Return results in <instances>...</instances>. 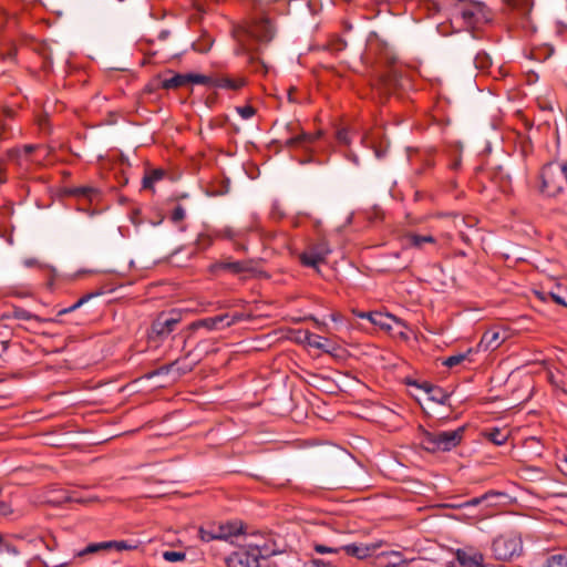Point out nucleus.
Listing matches in <instances>:
<instances>
[{"instance_id": "a211bd4d", "label": "nucleus", "mask_w": 567, "mask_h": 567, "mask_svg": "<svg viewBox=\"0 0 567 567\" xmlns=\"http://www.w3.org/2000/svg\"><path fill=\"white\" fill-rule=\"evenodd\" d=\"M402 241L405 248L422 249L424 244L436 245L437 239L432 235H420L410 231L403 236Z\"/></svg>"}, {"instance_id": "79ce46f5", "label": "nucleus", "mask_w": 567, "mask_h": 567, "mask_svg": "<svg viewBox=\"0 0 567 567\" xmlns=\"http://www.w3.org/2000/svg\"><path fill=\"white\" fill-rule=\"evenodd\" d=\"M163 558L167 561H182L186 558V554L183 551L166 550L163 553Z\"/></svg>"}, {"instance_id": "ea45409f", "label": "nucleus", "mask_w": 567, "mask_h": 567, "mask_svg": "<svg viewBox=\"0 0 567 567\" xmlns=\"http://www.w3.org/2000/svg\"><path fill=\"white\" fill-rule=\"evenodd\" d=\"M213 39L210 37L204 38L197 42L193 43V49L199 53H206L210 50L213 45Z\"/></svg>"}, {"instance_id": "4be33fe9", "label": "nucleus", "mask_w": 567, "mask_h": 567, "mask_svg": "<svg viewBox=\"0 0 567 567\" xmlns=\"http://www.w3.org/2000/svg\"><path fill=\"white\" fill-rule=\"evenodd\" d=\"M298 340L301 342H306L308 346L312 348L329 352L326 344L328 342V339L322 338L316 333H312L309 330H299Z\"/></svg>"}, {"instance_id": "cd10ccee", "label": "nucleus", "mask_w": 567, "mask_h": 567, "mask_svg": "<svg viewBox=\"0 0 567 567\" xmlns=\"http://www.w3.org/2000/svg\"><path fill=\"white\" fill-rule=\"evenodd\" d=\"M100 295H101V292H90V293H86V295L82 296L73 305H71L70 307L60 309L58 311L56 316L60 317V316H63V315H66V313H71V312L78 310L79 308H81L83 305H85L92 298L97 297Z\"/></svg>"}, {"instance_id": "0e129e2a", "label": "nucleus", "mask_w": 567, "mask_h": 567, "mask_svg": "<svg viewBox=\"0 0 567 567\" xmlns=\"http://www.w3.org/2000/svg\"><path fill=\"white\" fill-rule=\"evenodd\" d=\"M353 313H354L357 317H359V318L368 319V320H369L368 315H370V312H363V311H359V310H353Z\"/></svg>"}, {"instance_id": "c9c22d12", "label": "nucleus", "mask_w": 567, "mask_h": 567, "mask_svg": "<svg viewBox=\"0 0 567 567\" xmlns=\"http://www.w3.org/2000/svg\"><path fill=\"white\" fill-rule=\"evenodd\" d=\"M471 352H472V350L468 349L466 353H457V354L450 355L446 359H444L443 365H445L447 368L456 367V365L461 364L466 359L467 354Z\"/></svg>"}, {"instance_id": "ddd939ff", "label": "nucleus", "mask_w": 567, "mask_h": 567, "mask_svg": "<svg viewBox=\"0 0 567 567\" xmlns=\"http://www.w3.org/2000/svg\"><path fill=\"white\" fill-rule=\"evenodd\" d=\"M260 559L245 546L239 547L226 558L227 567H260Z\"/></svg>"}, {"instance_id": "0eeeda50", "label": "nucleus", "mask_w": 567, "mask_h": 567, "mask_svg": "<svg viewBox=\"0 0 567 567\" xmlns=\"http://www.w3.org/2000/svg\"><path fill=\"white\" fill-rule=\"evenodd\" d=\"M240 533V527L236 523L209 522L202 525L198 529V536L203 542L226 540Z\"/></svg>"}, {"instance_id": "c03bdc74", "label": "nucleus", "mask_w": 567, "mask_h": 567, "mask_svg": "<svg viewBox=\"0 0 567 567\" xmlns=\"http://www.w3.org/2000/svg\"><path fill=\"white\" fill-rule=\"evenodd\" d=\"M426 559L425 558H413V559H403L401 561V567H425Z\"/></svg>"}, {"instance_id": "c756f323", "label": "nucleus", "mask_w": 567, "mask_h": 567, "mask_svg": "<svg viewBox=\"0 0 567 567\" xmlns=\"http://www.w3.org/2000/svg\"><path fill=\"white\" fill-rule=\"evenodd\" d=\"M110 549V544L107 542H101V543H91L85 548L78 550L74 554V557H84L86 555L96 554L101 550Z\"/></svg>"}, {"instance_id": "393cba45", "label": "nucleus", "mask_w": 567, "mask_h": 567, "mask_svg": "<svg viewBox=\"0 0 567 567\" xmlns=\"http://www.w3.org/2000/svg\"><path fill=\"white\" fill-rule=\"evenodd\" d=\"M247 63L251 70V72L267 74L268 66L266 63L259 58L257 53L248 52Z\"/></svg>"}, {"instance_id": "5701e85b", "label": "nucleus", "mask_w": 567, "mask_h": 567, "mask_svg": "<svg viewBox=\"0 0 567 567\" xmlns=\"http://www.w3.org/2000/svg\"><path fill=\"white\" fill-rule=\"evenodd\" d=\"M17 54H18V48H17L16 43L11 40L4 42L0 47V58L3 62L16 64L17 63Z\"/></svg>"}, {"instance_id": "603ef678", "label": "nucleus", "mask_w": 567, "mask_h": 567, "mask_svg": "<svg viewBox=\"0 0 567 567\" xmlns=\"http://www.w3.org/2000/svg\"><path fill=\"white\" fill-rule=\"evenodd\" d=\"M337 140L340 144L349 145L350 144V137L349 132L347 128L338 130L337 132Z\"/></svg>"}, {"instance_id": "69168bd1", "label": "nucleus", "mask_w": 567, "mask_h": 567, "mask_svg": "<svg viewBox=\"0 0 567 567\" xmlns=\"http://www.w3.org/2000/svg\"><path fill=\"white\" fill-rule=\"evenodd\" d=\"M9 513V507L6 503H0V515H7Z\"/></svg>"}, {"instance_id": "6e6d98bb", "label": "nucleus", "mask_w": 567, "mask_h": 567, "mask_svg": "<svg viewBox=\"0 0 567 567\" xmlns=\"http://www.w3.org/2000/svg\"><path fill=\"white\" fill-rule=\"evenodd\" d=\"M557 467L564 475L567 476V452L558 457Z\"/></svg>"}, {"instance_id": "412c9836", "label": "nucleus", "mask_w": 567, "mask_h": 567, "mask_svg": "<svg viewBox=\"0 0 567 567\" xmlns=\"http://www.w3.org/2000/svg\"><path fill=\"white\" fill-rule=\"evenodd\" d=\"M456 559L461 567H483L484 563V557L481 553L470 554L462 549L456 551Z\"/></svg>"}, {"instance_id": "6ab92c4d", "label": "nucleus", "mask_w": 567, "mask_h": 567, "mask_svg": "<svg viewBox=\"0 0 567 567\" xmlns=\"http://www.w3.org/2000/svg\"><path fill=\"white\" fill-rule=\"evenodd\" d=\"M224 315H218V316H215V317H208V318H204V319H199V320H196L194 322H192L189 324V330H197L199 328H205L207 330H220V329H225V323H224Z\"/></svg>"}, {"instance_id": "58836bf2", "label": "nucleus", "mask_w": 567, "mask_h": 567, "mask_svg": "<svg viewBox=\"0 0 567 567\" xmlns=\"http://www.w3.org/2000/svg\"><path fill=\"white\" fill-rule=\"evenodd\" d=\"M178 363H179V360H175L168 364H164V365L159 367L158 369L147 373L145 377L147 379H152L155 375L167 374L172 369H174L176 365H178Z\"/></svg>"}, {"instance_id": "3c124183", "label": "nucleus", "mask_w": 567, "mask_h": 567, "mask_svg": "<svg viewBox=\"0 0 567 567\" xmlns=\"http://www.w3.org/2000/svg\"><path fill=\"white\" fill-rule=\"evenodd\" d=\"M213 244V239L212 237L207 236V235H199L197 240H196V245L198 246L199 249H207L208 247H210Z\"/></svg>"}, {"instance_id": "864d4df0", "label": "nucleus", "mask_w": 567, "mask_h": 567, "mask_svg": "<svg viewBox=\"0 0 567 567\" xmlns=\"http://www.w3.org/2000/svg\"><path fill=\"white\" fill-rule=\"evenodd\" d=\"M408 384L414 385V386L423 390L427 395L430 394V389H433V386H434V384H432L427 381H423V382L412 381V382H408Z\"/></svg>"}, {"instance_id": "39448f33", "label": "nucleus", "mask_w": 567, "mask_h": 567, "mask_svg": "<svg viewBox=\"0 0 567 567\" xmlns=\"http://www.w3.org/2000/svg\"><path fill=\"white\" fill-rule=\"evenodd\" d=\"M398 61V55L386 45L378 54V62L388 68L386 71L381 72L378 76V83L385 92H391L399 84L400 72L396 68Z\"/></svg>"}, {"instance_id": "f03ea898", "label": "nucleus", "mask_w": 567, "mask_h": 567, "mask_svg": "<svg viewBox=\"0 0 567 567\" xmlns=\"http://www.w3.org/2000/svg\"><path fill=\"white\" fill-rule=\"evenodd\" d=\"M465 431L466 425L458 426L457 429L451 431H429L420 426V444L426 452L430 453L450 452L462 443Z\"/></svg>"}, {"instance_id": "20e7f679", "label": "nucleus", "mask_w": 567, "mask_h": 567, "mask_svg": "<svg viewBox=\"0 0 567 567\" xmlns=\"http://www.w3.org/2000/svg\"><path fill=\"white\" fill-rule=\"evenodd\" d=\"M540 192L548 197L567 193V162H549L540 172Z\"/></svg>"}, {"instance_id": "7ed1b4c3", "label": "nucleus", "mask_w": 567, "mask_h": 567, "mask_svg": "<svg viewBox=\"0 0 567 567\" xmlns=\"http://www.w3.org/2000/svg\"><path fill=\"white\" fill-rule=\"evenodd\" d=\"M235 34L240 42H244L245 38H250L267 44L275 39L277 25L275 20L266 14L255 16L237 25Z\"/></svg>"}, {"instance_id": "bf43d9fd", "label": "nucleus", "mask_w": 567, "mask_h": 567, "mask_svg": "<svg viewBox=\"0 0 567 567\" xmlns=\"http://www.w3.org/2000/svg\"><path fill=\"white\" fill-rule=\"evenodd\" d=\"M175 368H176V370L178 371V375L186 374V373H188V372H190V371L193 370V365H183V367H179V364H178V365H176Z\"/></svg>"}, {"instance_id": "774afa93", "label": "nucleus", "mask_w": 567, "mask_h": 567, "mask_svg": "<svg viewBox=\"0 0 567 567\" xmlns=\"http://www.w3.org/2000/svg\"><path fill=\"white\" fill-rule=\"evenodd\" d=\"M460 166H461V159H460V158L455 159V161L451 164V168H452V169H454V171L458 169V168H460Z\"/></svg>"}, {"instance_id": "49530a36", "label": "nucleus", "mask_w": 567, "mask_h": 567, "mask_svg": "<svg viewBox=\"0 0 567 567\" xmlns=\"http://www.w3.org/2000/svg\"><path fill=\"white\" fill-rule=\"evenodd\" d=\"M313 549L318 554H338L341 547H329L322 544H315Z\"/></svg>"}, {"instance_id": "a878e982", "label": "nucleus", "mask_w": 567, "mask_h": 567, "mask_svg": "<svg viewBox=\"0 0 567 567\" xmlns=\"http://www.w3.org/2000/svg\"><path fill=\"white\" fill-rule=\"evenodd\" d=\"M165 175V171L161 168L146 173L143 177L142 185L144 189H153L156 182L161 181Z\"/></svg>"}, {"instance_id": "f3484780", "label": "nucleus", "mask_w": 567, "mask_h": 567, "mask_svg": "<svg viewBox=\"0 0 567 567\" xmlns=\"http://www.w3.org/2000/svg\"><path fill=\"white\" fill-rule=\"evenodd\" d=\"M207 79H208V81L206 83H202V85L237 91L246 84V81L241 78L240 79H231L228 76H208L207 75Z\"/></svg>"}, {"instance_id": "423d86ee", "label": "nucleus", "mask_w": 567, "mask_h": 567, "mask_svg": "<svg viewBox=\"0 0 567 567\" xmlns=\"http://www.w3.org/2000/svg\"><path fill=\"white\" fill-rule=\"evenodd\" d=\"M523 551L522 538L516 534H504L492 543V553L497 560H511Z\"/></svg>"}, {"instance_id": "4c0bfd02", "label": "nucleus", "mask_w": 567, "mask_h": 567, "mask_svg": "<svg viewBox=\"0 0 567 567\" xmlns=\"http://www.w3.org/2000/svg\"><path fill=\"white\" fill-rule=\"evenodd\" d=\"M0 554L18 556L20 551L14 545L9 543L2 535H0Z\"/></svg>"}, {"instance_id": "dca6fc26", "label": "nucleus", "mask_w": 567, "mask_h": 567, "mask_svg": "<svg viewBox=\"0 0 567 567\" xmlns=\"http://www.w3.org/2000/svg\"><path fill=\"white\" fill-rule=\"evenodd\" d=\"M369 321L385 331H391L394 324L404 326L403 322L390 313L370 311Z\"/></svg>"}, {"instance_id": "4d7b16f0", "label": "nucleus", "mask_w": 567, "mask_h": 567, "mask_svg": "<svg viewBox=\"0 0 567 567\" xmlns=\"http://www.w3.org/2000/svg\"><path fill=\"white\" fill-rule=\"evenodd\" d=\"M161 81H162L161 76L154 79L151 83H148L146 85V87H145L146 91L152 93V92H154V91H156L158 89H162L161 86L157 85V83L161 82Z\"/></svg>"}, {"instance_id": "8fccbe9b", "label": "nucleus", "mask_w": 567, "mask_h": 567, "mask_svg": "<svg viewBox=\"0 0 567 567\" xmlns=\"http://www.w3.org/2000/svg\"><path fill=\"white\" fill-rule=\"evenodd\" d=\"M16 114V111L10 107H3L2 109V116L0 118V125L2 128V133L7 130L6 118H12Z\"/></svg>"}, {"instance_id": "2f4dec72", "label": "nucleus", "mask_w": 567, "mask_h": 567, "mask_svg": "<svg viewBox=\"0 0 567 567\" xmlns=\"http://www.w3.org/2000/svg\"><path fill=\"white\" fill-rule=\"evenodd\" d=\"M94 192V188L87 186L66 187L64 189L65 195L82 198H90Z\"/></svg>"}, {"instance_id": "4468645a", "label": "nucleus", "mask_w": 567, "mask_h": 567, "mask_svg": "<svg viewBox=\"0 0 567 567\" xmlns=\"http://www.w3.org/2000/svg\"><path fill=\"white\" fill-rule=\"evenodd\" d=\"M381 546L382 542H373L370 544L352 543L341 546V550L350 557L363 560L371 557L379 548H381Z\"/></svg>"}, {"instance_id": "e433bc0d", "label": "nucleus", "mask_w": 567, "mask_h": 567, "mask_svg": "<svg viewBox=\"0 0 567 567\" xmlns=\"http://www.w3.org/2000/svg\"><path fill=\"white\" fill-rule=\"evenodd\" d=\"M107 544H110V549L115 548L117 550H132L137 548V543L130 540H109Z\"/></svg>"}, {"instance_id": "e2e57ef3", "label": "nucleus", "mask_w": 567, "mask_h": 567, "mask_svg": "<svg viewBox=\"0 0 567 567\" xmlns=\"http://www.w3.org/2000/svg\"><path fill=\"white\" fill-rule=\"evenodd\" d=\"M561 300H564L561 306L567 308V287H561Z\"/></svg>"}, {"instance_id": "473e14b6", "label": "nucleus", "mask_w": 567, "mask_h": 567, "mask_svg": "<svg viewBox=\"0 0 567 567\" xmlns=\"http://www.w3.org/2000/svg\"><path fill=\"white\" fill-rule=\"evenodd\" d=\"M474 64L476 69L485 71L492 65V59L486 52L477 51L474 56Z\"/></svg>"}, {"instance_id": "aec40b11", "label": "nucleus", "mask_w": 567, "mask_h": 567, "mask_svg": "<svg viewBox=\"0 0 567 567\" xmlns=\"http://www.w3.org/2000/svg\"><path fill=\"white\" fill-rule=\"evenodd\" d=\"M10 319H17V320H35L38 322L44 321L39 316L31 313L30 311L20 308V307H13L12 309L3 312L0 316V322H4Z\"/></svg>"}, {"instance_id": "b1692460", "label": "nucleus", "mask_w": 567, "mask_h": 567, "mask_svg": "<svg viewBox=\"0 0 567 567\" xmlns=\"http://www.w3.org/2000/svg\"><path fill=\"white\" fill-rule=\"evenodd\" d=\"M315 140L316 137L311 134L301 132L300 134L287 138L285 144L287 147L306 146L311 144Z\"/></svg>"}, {"instance_id": "a19ab883", "label": "nucleus", "mask_w": 567, "mask_h": 567, "mask_svg": "<svg viewBox=\"0 0 567 567\" xmlns=\"http://www.w3.org/2000/svg\"><path fill=\"white\" fill-rule=\"evenodd\" d=\"M224 315V323L226 328L234 326L237 322H240L245 319V315L241 312L234 313H223Z\"/></svg>"}, {"instance_id": "052dcab7", "label": "nucleus", "mask_w": 567, "mask_h": 567, "mask_svg": "<svg viewBox=\"0 0 567 567\" xmlns=\"http://www.w3.org/2000/svg\"><path fill=\"white\" fill-rule=\"evenodd\" d=\"M346 157L351 162L353 163L355 166H358L360 164V161H359V157L357 154L352 153V152H349Z\"/></svg>"}, {"instance_id": "680f3d73", "label": "nucleus", "mask_w": 567, "mask_h": 567, "mask_svg": "<svg viewBox=\"0 0 567 567\" xmlns=\"http://www.w3.org/2000/svg\"><path fill=\"white\" fill-rule=\"evenodd\" d=\"M460 238L465 245H471V238L464 231H460Z\"/></svg>"}, {"instance_id": "a18cd8bd", "label": "nucleus", "mask_w": 567, "mask_h": 567, "mask_svg": "<svg viewBox=\"0 0 567 567\" xmlns=\"http://www.w3.org/2000/svg\"><path fill=\"white\" fill-rule=\"evenodd\" d=\"M347 48V41L342 38H336L330 42V50L334 53L341 52Z\"/></svg>"}, {"instance_id": "2eb2a0df", "label": "nucleus", "mask_w": 567, "mask_h": 567, "mask_svg": "<svg viewBox=\"0 0 567 567\" xmlns=\"http://www.w3.org/2000/svg\"><path fill=\"white\" fill-rule=\"evenodd\" d=\"M505 339L506 331L497 327H492L483 333L478 347L484 351H493L501 347Z\"/></svg>"}, {"instance_id": "6e6552de", "label": "nucleus", "mask_w": 567, "mask_h": 567, "mask_svg": "<svg viewBox=\"0 0 567 567\" xmlns=\"http://www.w3.org/2000/svg\"><path fill=\"white\" fill-rule=\"evenodd\" d=\"M255 269L256 268L254 260H233L230 257L215 261L208 267V271L214 276H219L224 272L231 275H240L245 272H252L255 271Z\"/></svg>"}, {"instance_id": "7c9ffc66", "label": "nucleus", "mask_w": 567, "mask_h": 567, "mask_svg": "<svg viewBox=\"0 0 567 567\" xmlns=\"http://www.w3.org/2000/svg\"><path fill=\"white\" fill-rule=\"evenodd\" d=\"M498 495H501V493H496L494 491H488L478 497H474V498L466 501L464 503H461V504H454V505H452V507L465 508V507L477 506V505L482 504L484 501L488 499L491 496H498Z\"/></svg>"}, {"instance_id": "13d9d810", "label": "nucleus", "mask_w": 567, "mask_h": 567, "mask_svg": "<svg viewBox=\"0 0 567 567\" xmlns=\"http://www.w3.org/2000/svg\"><path fill=\"white\" fill-rule=\"evenodd\" d=\"M433 165H434L433 159H432L431 157H426V158L424 159V166H423V168L416 169V171H415V173H416L417 175H421L425 168H430V167H432Z\"/></svg>"}, {"instance_id": "09e8293b", "label": "nucleus", "mask_w": 567, "mask_h": 567, "mask_svg": "<svg viewBox=\"0 0 567 567\" xmlns=\"http://www.w3.org/2000/svg\"><path fill=\"white\" fill-rule=\"evenodd\" d=\"M185 218V209L182 205L175 206L172 212L171 219L173 223H179Z\"/></svg>"}, {"instance_id": "1a4fd4ad", "label": "nucleus", "mask_w": 567, "mask_h": 567, "mask_svg": "<svg viewBox=\"0 0 567 567\" xmlns=\"http://www.w3.org/2000/svg\"><path fill=\"white\" fill-rule=\"evenodd\" d=\"M244 546L259 559H267L280 553L276 540L270 534H255Z\"/></svg>"}, {"instance_id": "f704fd0d", "label": "nucleus", "mask_w": 567, "mask_h": 567, "mask_svg": "<svg viewBox=\"0 0 567 567\" xmlns=\"http://www.w3.org/2000/svg\"><path fill=\"white\" fill-rule=\"evenodd\" d=\"M545 567H567V554H554L546 559Z\"/></svg>"}, {"instance_id": "bb28decb", "label": "nucleus", "mask_w": 567, "mask_h": 567, "mask_svg": "<svg viewBox=\"0 0 567 567\" xmlns=\"http://www.w3.org/2000/svg\"><path fill=\"white\" fill-rule=\"evenodd\" d=\"M427 396L429 400L445 405L449 403L451 393H449L446 390L442 389L439 385H434L433 389H430V394Z\"/></svg>"}, {"instance_id": "72a5a7b5", "label": "nucleus", "mask_w": 567, "mask_h": 567, "mask_svg": "<svg viewBox=\"0 0 567 567\" xmlns=\"http://www.w3.org/2000/svg\"><path fill=\"white\" fill-rule=\"evenodd\" d=\"M486 437L495 445H503L507 441L508 435L502 430L494 427L486 433Z\"/></svg>"}, {"instance_id": "5fc2aeb1", "label": "nucleus", "mask_w": 567, "mask_h": 567, "mask_svg": "<svg viewBox=\"0 0 567 567\" xmlns=\"http://www.w3.org/2000/svg\"><path fill=\"white\" fill-rule=\"evenodd\" d=\"M548 296L557 305L561 306V302H564V300H561V286H557L555 290L549 291Z\"/></svg>"}, {"instance_id": "f257e3e1", "label": "nucleus", "mask_w": 567, "mask_h": 567, "mask_svg": "<svg viewBox=\"0 0 567 567\" xmlns=\"http://www.w3.org/2000/svg\"><path fill=\"white\" fill-rule=\"evenodd\" d=\"M452 19L467 30H478L494 21L495 11L484 1L456 0L452 6Z\"/></svg>"}, {"instance_id": "de8ad7c7", "label": "nucleus", "mask_w": 567, "mask_h": 567, "mask_svg": "<svg viewBox=\"0 0 567 567\" xmlns=\"http://www.w3.org/2000/svg\"><path fill=\"white\" fill-rule=\"evenodd\" d=\"M332 560H324L319 558H313L307 564L303 565V567H333Z\"/></svg>"}, {"instance_id": "c85d7f7f", "label": "nucleus", "mask_w": 567, "mask_h": 567, "mask_svg": "<svg viewBox=\"0 0 567 567\" xmlns=\"http://www.w3.org/2000/svg\"><path fill=\"white\" fill-rule=\"evenodd\" d=\"M33 50L44 60V68L52 64V50L47 41L38 42Z\"/></svg>"}, {"instance_id": "37998d69", "label": "nucleus", "mask_w": 567, "mask_h": 567, "mask_svg": "<svg viewBox=\"0 0 567 567\" xmlns=\"http://www.w3.org/2000/svg\"><path fill=\"white\" fill-rule=\"evenodd\" d=\"M236 111L244 120H248L256 114V109L251 105L237 106Z\"/></svg>"}, {"instance_id": "9d476101", "label": "nucleus", "mask_w": 567, "mask_h": 567, "mask_svg": "<svg viewBox=\"0 0 567 567\" xmlns=\"http://www.w3.org/2000/svg\"><path fill=\"white\" fill-rule=\"evenodd\" d=\"M181 320L182 315L179 311L161 312L152 322L151 336L159 339L168 337L176 329Z\"/></svg>"}, {"instance_id": "f8f14e48", "label": "nucleus", "mask_w": 567, "mask_h": 567, "mask_svg": "<svg viewBox=\"0 0 567 567\" xmlns=\"http://www.w3.org/2000/svg\"><path fill=\"white\" fill-rule=\"evenodd\" d=\"M331 252V249L326 240H320L315 244L308 251H305L300 256V260L303 266L317 267L320 262H323L326 257Z\"/></svg>"}, {"instance_id": "9b49d317", "label": "nucleus", "mask_w": 567, "mask_h": 567, "mask_svg": "<svg viewBox=\"0 0 567 567\" xmlns=\"http://www.w3.org/2000/svg\"><path fill=\"white\" fill-rule=\"evenodd\" d=\"M168 74H172L171 78H164L161 82L157 83L164 90H172L185 86L189 83L192 84H202L208 81L207 75L204 74H195V73H174L168 70Z\"/></svg>"}, {"instance_id": "338daca9", "label": "nucleus", "mask_w": 567, "mask_h": 567, "mask_svg": "<svg viewBox=\"0 0 567 567\" xmlns=\"http://www.w3.org/2000/svg\"><path fill=\"white\" fill-rule=\"evenodd\" d=\"M296 92V89L295 87H290L288 90V100L289 102H296L295 97H293V93Z\"/></svg>"}]
</instances>
